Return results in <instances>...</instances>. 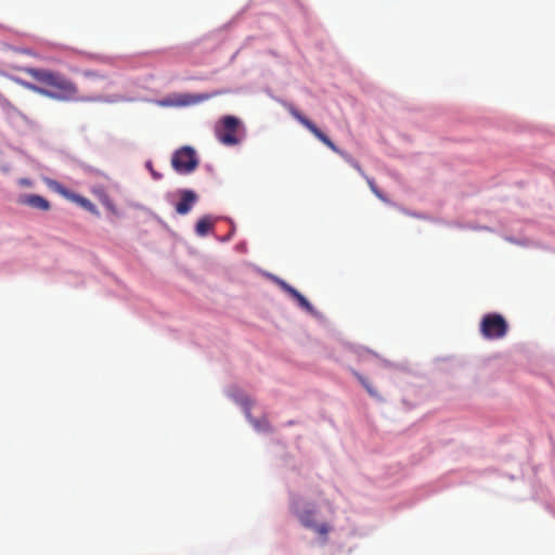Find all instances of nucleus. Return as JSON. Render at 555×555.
<instances>
[{
	"instance_id": "nucleus-24",
	"label": "nucleus",
	"mask_w": 555,
	"mask_h": 555,
	"mask_svg": "<svg viewBox=\"0 0 555 555\" xmlns=\"http://www.w3.org/2000/svg\"><path fill=\"white\" fill-rule=\"evenodd\" d=\"M18 82H21L25 87V85H24L25 82L22 81V79H18Z\"/></svg>"
},
{
	"instance_id": "nucleus-14",
	"label": "nucleus",
	"mask_w": 555,
	"mask_h": 555,
	"mask_svg": "<svg viewBox=\"0 0 555 555\" xmlns=\"http://www.w3.org/2000/svg\"><path fill=\"white\" fill-rule=\"evenodd\" d=\"M353 375L358 378V380L362 384V386L371 396L377 397V391L372 387L371 383L364 376H362L356 371H353Z\"/></svg>"
},
{
	"instance_id": "nucleus-22",
	"label": "nucleus",
	"mask_w": 555,
	"mask_h": 555,
	"mask_svg": "<svg viewBox=\"0 0 555 555\" xmlns=\"http://www.w3.org/2000/svg\"><path fill=\"white\" fill-rule=\"evenodd\" d=\"M147 167H149L151 172L154 171V169L152 168V164L151 163H147Z\"/></svg>"
},
{
	"instance_id": "nucleus-16",
	"label": "nucleus",
	"mask_w": 555,
	"mask_h": 555,
	"mask_svg": "<svg viewBox=\"0 0 555 555\" xmlns=\"http://www.w3.org/2000/svg\"><path fill=\"white\" fill-rule=\"evenodd\" d=\"M365 179H366V181H367V183H369V186H370V189L372 190V192H373V193H374L378 198L384 199V197H383L382 193L379 192V190L377 189V186H376L375 182H374L372 179L367 178V177H365Z\"/></svg>"
},
{
	"instance_id": "nucleus-23",
	"label": "nucleus",
	"mask_w": 555,
	"mask_h": 555,
	"mask_svg": "<svg viewBox=\"0 0 555 555\" xmlns=\"http://www.w3.org/2000/svg\"><path fill=\"white\" fill-rule=\"evenodd\" d=\"M147 167H149L151 172L154 171V169L152 168V164L151 163H147Z\"/></svg>"
},
{
	"instance_id": "nucleus-11",
	"label": "nucleus",
	"mask_w": 555,
	"mask_h": 555,
	"mask_svg": "<svg viewBox=\"0 0 555 555\" xmlns=\"http://www.w3.org/2000/svg\"><path fill=\"white\" fill-rule=\"evenodd\" d=\"M214 227V221L210 217L204 216L198 219L195 225L196 234L199 236H205Z\"/></svg>"
},
{
	"instance_id": "nucleus-6",
	"label": "nucleus",
	"mask_w": 555,
	"mask_h": 555,
	"mask_svg": "<svg viewBox=\"0 0 555 555\" xmlns=\"http://www.w3.org/2000/svg\"><path fill=\"white\" fill-rule=\"evenodd\" d=\"M288 111L297 121H299L305 128H307L323 144H325L333 152L346 157L345 153L340 151L325 133H323L310 119L305 117L298 109H296L294 106H291Z\"/></svg>"
},
{
	"instance_id": "nucleus-21",
	"label": "nucleus",
	"mask_w": 555,
	"mask_h": 555,
	"mask_svg": "<svg viewBox=\"0 0 555 555\" xmlns=\"http://www.w3.org/2000/svg\"><path fill=\"white\" fill-rule=\"evenodd\" d=\"M152 176H153V178H154V179H156V180H158V179H160V178H162V175H160V173H158V172H157V171H155V170H154V171H152Z\"/></svg>"
},
{
	"instance_id": "nucleus-9",
	"label": "nucleus",
	"mask_w": 555,
	"mask_h": 555,
	"mask_svg": "<svg viewBox=\"0 0 555 555\" xmlns=\"http://www.w3.org/2000/svg\"><path fill=\"white\" fill-rule=\"evenodd\" d=\"M20 203L42 211H47L51 207L50 203L44 197L36 194L24 195L21 197Z\"/></svg>"
},
{
	"instance_id": "nucleus-3",
	"label": "nucleus",
	"mask_w": 555,
	"mask_h": 555,
	"mask_svg": "<svg viewBox=\"0 0 555 555\" xmlns=\"http://www.w3.org/2000/svg\"><path fill=\"white\" fill-rule=\"evenodd\" d=\"M291 508L305 528L313 530L321 537H326L331 531V526L327 522L317 524L314 521V508H301V501L299 499H296L292 502Z\"/></svg>"
},
{
	"instance_id": "nucleus-7",
	"label": "nucleus",
	"mask_w": 555,
	"mask_h": 555,
	"mask_svg": "<svg viewBox=\"0 0 555 555\" xmlns=\"http://www.w3.org/2000/svg\"><path fill=\"white\" fill-rule=\"evenodd\" d=\"M223 91H215L212 93H201V94H178L173 100H163L160 102V105L163 106H170V105H177V106H188L197 104L204 101H207L214 96H218L223 94Z\"/></svg>"
},
{
	"instance_id": "nucleus-2",
	"label": "nucleus",
	"mask_w": 555,
	"mask_h": 555,
	"mask_svg": "<svg viewBox=\"0 0 555 555\" xmlns=\"http://www.w3.org/2000/svg\"><path fill=\"white\" fill-rule=\"evenodd\" d=\"M242 128L241 120L235 116H224L215 127V134L219 142L224 145H236L240 143L238 132Z\"/></svg>"
},
{
	"instance_id": "nucleus-13",
	"label": "nucleus",
	"mask_w": 555,
	"mask_h": 555,
	"mask_svg": "<svg viewBox=\"0 0 555 555\" xmlns=\"http://www.w3.org/2000/svg\"><path fill=\"white\" fill-rule=\"evenodd\" d=\"M289 295L298 302V305L307 311H312L311 304L297 289H289Z\"/></svg>"
},
{
	"instance_id": "nucleus-15",
	"label": "nucleus",
	"mask_w": 555,
	"mask_h": 555,
	"mask_svg": "<svg viewBox=\"0 0 555 555\" xmlns=\"http://www.w3.org/2000/svg\"><path fill=\"white\" fill-rule=\"evenodd\" d=\"M82 75H83V77L90 78V79H104L105 78L103 75L99 74L98 72L90 70V69L83 70Z\"/></svg>"
},
{
	"instance_id": "nucleus-17",
	"label": "nucleus",
	"mask_w": 555,
	"mask_h": 555,
	"mask_svg": "<svg viewBox=\"0 0 555 555\" xmlns=\"http://www.w3.org/2000/svg\"><path fill=\"white\" fill-rule=\"evenodd\" d=\"M0 104L4 108L14 109V106L12 105V103L8 99H5L1 93H0Z\"/></svg>"
},
{
	"instance_id": "nucleus-18",
	"label": "nucleus",
	"mask_w": 555,
	"mask_h": 555,
	"mask_svg": "<svg viewBox=\"0 0 555 555\" xmlns=\"http://www.w3.org/2000/svg\"><path fill=\"white\" fill-rule=\"evenodd\" d=\"M18 184L21 186L30 188V186H33V181L30 179H27V178H21L18 180Z\"/></svg>"
},
{
	"instance_id": "nucleus-12",
	"label": "nucleus",
	"mask_w": 555,
	"mask_h": 555,
	"mask_svg": "<svg viewBox=\"0 0 555 555\" xmlns=\"http://www.w3.org/2000/svg\"><path fill=\"white\" fill-rule=\"evenodd\" d=\"M48 186L53 190L54 192L59 193L63 197L69 199L73 192L67 190L65 186H63L61 183L54 181V180H47Z\"/></svg>"
},
{
	"instance_id": "nucleus-10",
	"label": "nucleus",
	"mask_w": 555,
	"mask_h": 555,
	"mask_svg": "<svg viewBox=\"0 0 555 555\" xmlns=\"http://www.w3.org/2000/svg\"><path fill=\"white\" fill-rule=\"evenodd\" d=\"M69 201L78 204L79 206H81L82 208H85L86 210L90 211L93 215H99L96 206L87 197H83L73 192Z\"/></svg>"
},
{
	"instance_id": "nucleus-19",
	"label": "nucleus",
	"mask_w": 555,
	"mask_h": 555,
	"mask_svg": "<svg viewBox=\"0 0 555 555\" xmlns=\"http://www.w3.org/2000/svg\"><path fill=\"white\" fill-rule=\"evenodd\" d=\"M280 285L287 294H289V289H295L293 286H291L284 281H280Z\"/></svg>"
},
{
	"instance_id": "nucleus-5",
	"label": "nucleus",
	"mask_w": 555,
	"mask_h": 555,
	"mask_svg": "<svg viewBox=\"0 0 555 555\" xmlns=\"http://www.w3.org/2000/svg\"><path fill=\"white\" fill-rule=\"evenodd\" d=\"M173 169L181 175L193 172L198 167V159L194 149L183 146L177 150L171 158Z\"/></svg>"
},
{
	"instance_id": "nucleus-1",
	"label": "nucleus",
	"mask_w": 555,
	"mask_h": 555,
	"mask_svg": "<svg viewBox=\"0 0 555 555\" xmlns=\"http://www.w3.org/2000/svg\"><path fill=\"white\" fill-rule=\"evenodd\" d=\"M24 72L34 78L37 82L42 83L55 90V92L48 89L40 88L33 83H24L25 87L34 92L41 95L59 100V101H92L91 98H85L79 95L77 85L68 79L66 76L59 72L50 69L27 67Z\"/></svg>"
},
{
	"instance_id": "nucleus-4",
	"label": "nucleus",
	"mask_w": 555,
	"mask_h": 555,
	"mask_svg": "<svg viewBox=\"0 0 555 555\" xmlns=\"http://www.w3.org/2000/svg\"><path fill=\"white\" fill-rule=\"evenodd\" d=\"M507 323L499 313L486 314L480 323V333L487 339H501L507 333Z\"/></svg>"
},
{
	"instance_id": "nucleus-8",
	"label": "nucleus",
	"mask_w": 555,
	"mask_h": 555,
	"mask_svg": "<svg viewBox=\"0 0 555 555\" xmlns=\"http://www.w3.org/2000/svg\"><path fill=\"white\" fill-rule=\"evenodd\" d=\"M197 201V195L192 190L180 191V201L176 205V211L179 215H186L191 211Z\"/></svg>"
},
{
	"instance_id": "nucleus-20",
	"label": "nucleus",
	"mask_w": 555,
	"mask_h": 555,
	"mask_svg": "<svg viewBox=\"0 0 555 555\" xmlns=\"http://www.w3.org/2000/svg\"><path fill=\"white\" fill-rule=\"evenodd\" d=\"M351 164L354 167V169H357L363 177H365L361 166L357 162H351Z\"/></svg>"
}]
</instances>
